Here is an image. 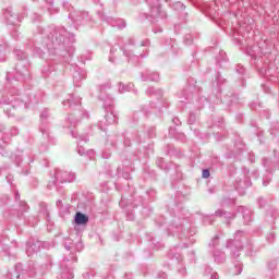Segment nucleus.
<instances>
[{"label":"nucleus","instance_id":"1","mask_svg":"<svg viewBox=\"0 0 279 279\" xmlns=\"http://www.w3.org/2000/svg\"><path fill=\"white\" fill-rule=\"evenodd\" d=\"M89 218L86 216V214H83L82 211H76L75 214V222L76 225H86L88 222Z\"/></svg>","mask_w":279,"mask_h":279},{"label":"nucleus","instance_id":"2","mask_svg":"<svg viewBox=\"0 0 279 279\" xmlns=\"http://www.w3.org/2000/svg\"><path fill=\"white\" fill-rule=\"evenodd\" d=\"M203 178L208 179L210 178V171L208 169H204L203 171Z\"/></svg>","mask_w":279,"mask_h":279}]
</instances>
